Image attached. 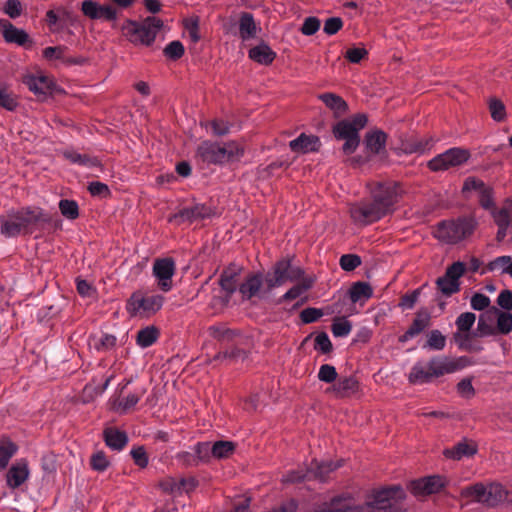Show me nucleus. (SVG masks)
<instances>
[{
    "label": "nucleus",
    "instance_id": "nucleus-1",
    "mask_svg": "<svg viewBox=\"0 0 512 512\" xmlns=\"http://www.w3.org/2000/svg\"><path fill=\"white\" fill-rule=\"evenodd\" d=\"M406 493L401 485L374 490L364 504L354 505L349 496L339 495L319 504L311 512H405Z\"/></svg>",
    "mask_w": 512,
    "mask_h": 512
},
{
    "label": "nucleus",
    "instance_id": "nucleus-2",
    "mask_svg": "<svg viewBox=\"0 0 512 512\" xmlns=\"http://www.w3.org/2000/svg\"><path fill=\"white\" fill-rule=\"evenodd\" d=\"M398 196V185L396 183H377L371 191L370 200H363L350 205V217L355 224L361 226L377 222L394 211Z\"/></svg>",
    "mask_w": 512,
    "mask_h": 512
},
{
    "label": "nucleus",
    "instance_id": "nucleus-3",
    "mask_svg": "<svg viewBox=\"0 0 512 512\" xmlns=\"http://www.w3.org/2000/svg\"><path fill=\"white\" fill-rule=\"evenodd\" d=\"M52 216L41 207L26 206L11 209L6 215H0V233L5 238L31 235L44 224L52 223Z\"/></svg>",
    "mask_w": 512,
    "mask_h": 512
},
{
    "label": "nucleus",
    "instance_id": "nucleus-4",
    "mask_svg": "<svg viewBox=\"0 0 512 512\" xmlns=\"http://www.w3.org/2000/svg\"><path fill=\"white\" fill-rule=\"evenodd\" d=\"M476 227L477 222L473 217L462 216L457 219L440 221L433 234L440 242L454 245L470 237Z\"/></svg>",
    "mask_w": 512,
    "mask_h": 512
},
{
    "label": "nucleus",
    "instance_id": "nucleus-5",
    "mask_svg": "<svg viewBox=\"0 0 512 512\" xmlns=\"http://www.w3.org/2000/svg\"><path fill=\"white\" fill-rule=\"evenodd\" d=\"M163 27V21L155 16H148L141 21L127 19L123 31L128 40L135 45L151 46Z\"/></svg>",
    "mask_w": 512,
    "mask_h": 512
},
{
    "label": "nucleus",
    "instance_id": "nucleus-6",
    "mask_svg": "<svg viewBox=\"0 0 512 512\" xmlns=\"http://www.w3.org/2000/svg\"><path fill=\"white\" fill-rule=\"evenodd\" d=\"M507 492L499 483H476L462 489L463 498H472L473 501L487 507H495L506 498Z\"/></svg>",
    "mask_w": 512,
    "mask_h": 512
},
{
    "label": "nucleus",
    "instance_id": "nucleus-7",
    "mask_svg": "<svg viewBox=\"0 0 512 512\" xmlns=\"http://www.w3.org/2000/svg\"><path fill=\"white\" fill-rule=\"evenodd\" d=\"M304 274V269L294 266L290 258H282L273 265L272 272L266 274L265 282L268 290H272L286 282L299 281Z\"/></svg>",
    "mask_w": 512,
    "mask_h": 512
},
{
    "label": "nucleus",
    "instance_id": "nucleus-8",
    "mask_svg": "<svg viewBox=\"0 0 512 512\" xmlns=\"http://www.w3.org/2000/svg\"><path fill=\"white\" fill-rule=\"evenodd\" d=\"M163 303L162 295H146L142 291H135L126 302V311L131 317H150L162 308Z\"/></svg>",
    "mask_w": 512,
    "mask_h": 512
},
{
    "label": "nucleus",
    "instance_id": "nucleus-9",
    "mask_svg": "<svg viewBox=\"0 0 512 512\" xmlns=\"http://www.w3.org/2000/svg\"><path fill=\"white\" fill-rule=\"evenodd\" d=\"M469 158V150L460 147H453L433 157L428 161L427 166L433 172L446 171L450 168L463 165L469 160Z\"/></svg>",
    "mask_w": 512,
    "mask_h": 512
},
{
    "label": "nucleus",
    "instance_id": "nucleus-10",
    "mask_svg": "<svg viewBox=\"0 0 512 512\" xmlns=\"http://www.w3.org/2000/svg\"><path fill=\"white\" fill-rule=\"evenodd\" d=\"M441 367L439 356H433L427 364L417 361L409 372L408 381L413 385L430 383L434 378L444 375L438 373L443 370Z\"/></svg>",
    "mask_w": 512,
    "mask_h": 512
},
{
    "label": "nucleus",
    "instance_id": "nucleus-11",
    "mask_svg": "<svg viewBox=\"0 0 512 512\" xmlns=\"http://www.w3.org/2000/svg\"><path fill=\"white\" fill-rule=\"evenodd\" d=\"M466 266L461 261H456L447 267L443 276L437 278V289L446 297L460 291L459 279L464 275Z\"/></svg>",
    "mask_w": 512,
    "mask_h": 512
},
{
    "label": "nucleus",
    "instance_id": "nucleus-12",
    "mask_svg": "<svg viewBox=\"0 0 512 512\" xmlns=\"http://www.w3.org/2000/svg\"><path fill=\"white\" fill-rule=\"evenodd\" d=\"M333 135L337 140H344L342 151L350 155L356 151L360 144V135L349 120L344 119L333 126Z\"/></svg>",
    "mask_w": 512,
    "mask_h": 512
},
{
    "label": "nucleus",
    "instance_id": "nucleus-13",
    "mask_svg": "<svg viewBox=\"0 0 512 512\" xmlns=\"http://www.w3.org/2000/svg\"><path fill=\"white\" fill-rule=\"evenodd\" d=\"M399 141L400 145L394 148L397 155L424 154L430 151L434 145L432 137L419 138L414 135H401Z\"/></svg>",
    "mask_w": 512,
    "mask_h": 512
},
{
    "label": "nucleus",
    "instance_id": "nucleus-14",
    "mask_svg": "<svg viewBox=\"0 0 512 512\" xmlns=\"http://www.w3.org/2000/svg\"><path fill=\"white\" fill-rule=\"evenodd\" d=\"M175 261L171 257L158 258L153 264V275L158 280V287L163 292H169L172 285V277L175 274Z\"/></svg>",
    "mask_w": 512,
    "mask_h": 512
},
{
    "label": "nucleus",
    "instance_id": "nucleus-15",
    "mask_svg": "<svg viewBox=\"0 0 512 512\" xmlns=\"http://www.w3.org/2000/svg\"><path fill=\"white\" fill-rule=\"evenodd\" d=\"M215 215V209L206 204H195L190 207H184L169 218V221L194 222L196 220L209 219Z\"/></svg>",
    "mask_w": 512,
    "mask_h": 512
},
{
    "label": "nucleus",
    "instance_id": "nucleus-16",
    "mask_svg": "<svg viewBox=\"0 0 512 512\" xmlns=\"http://www.w3.org/2000/svg\"><path fill=\"white\" fill-rule=\"evenodd\" d=\"M445 486L444 479L439 475H432L413 480L408 489L415 496H427L441 491Z\"/></svg>",
    "mask_w": 512,
    "mask_h": 512
},
{
    "label": "nucleus",
    "instance_id": "nucleus-17",
    "mask_svg": "<svg viewBox=\"0 0 512 512\" xmlns=\"http://www.w3.org/2000/svg\"><path fill=\"white\" fill-rule=\"evenodd\" d=\"M82 13L92 20L114 21L117 10L111 5H100L94 0H84L81 4Z\"/></svg>",
    "mask_w": 512,
    "mask_h": 512
},
{
    "label": "nucleus",
    "instance_id": "nucleus-18",
    "mask_svg": "<svg viewBox=\"0 0 512 512\" xmlns=\"http://www.w3.org/2000/svg\"><path fill=\"white\" fill-rule=\"evenodd\" d=\"M225 150L219 143L205 140L197 147V155L208 164H224Z\"/></svg>",
    "mask_w": 512,
    "mask_h": 512
},
{
    "label": "nucleus",
    "instance_id": "nucleus-19",
    "mask_svg": "<svg viewBox=\"0 0 512 512\" xmlns=\"http://www.w3.org/2000/svg\"><path fill=\"white\" fill-rule=\"evenodd\" d=\"M30 475L28 461L24 458L17 460L6 473V484L11 489L19 488Z\"/></svg>",
    "mask_w": 512,
    "mask_h": 512
},
{
    "label": "nucleus",
    "instance_id": "nucleus-20",
    "mask_svg": "<svg viewBox=\"0 0 512 512\" xmlns=\"http://www.w3.org/2000/svg\"><path fill=\"white\" fill-rule=\"evenodd\" d=\"M24 84L37 96L43 98L52 94L54 82L46 76L28 75L24 79Z\"/></svg>",
    "mask_w": 512,
    "mask_h": 512
},
{
    "label": "nucleus",
    "instance_id": "nucleus-21",
    "mask_svg": "<svg viewBox=\"0 0 512 512\" xmlns=\"http://www.w3.org/2000/svg\"><path fill=\"white\" fill-rule=\"evenodd\" d=\"M320 146L321 142L318 136L306 135L305 133H301L289 143V147L293 152L302 154L317 152Z\"/></svg>",
    "mask_w": 512,
    "mask_h": 512
},
{
    "label": "nucleus",
    "instance_id": "nucleus-22",
    "mask_svg": "<svg viewBox=\"0 0 512 512\" xmlns=\"http://www.w3.org/2000/svg\"><path fill=\"white\" fill-rule=\"evenodd\" d=\"M387 138L388 135L383 130L374 129L366 133L363 143L367 151L378 155L385 151Z\"/></svg>",
    "mask_w": 512,
    "mask_h": 512
},
{
    "label": "nucleus",
    "instance_id": "nucleus-23",
    "mask_svg": "<svg viewBox=\"0 0 512 512\" xmlns=\"http://www.w3.org/2000/svg\"><path fill=\"white\" fill-rule=\"evenodd\" d=\"M360 389V383L354 376L342 377L333 384L331 390L338 398H347L356 394Z\"/></svg>",
    "mask_w": 512,
    "mask_h": 512
},
{
    "label": "nucleus",
    "instance_id": "nucleus-24",
    "mask_svg": "<svg viewBox=\"0 0 512 512\" xmlns=\"http://www.w3.org/2000/svg\"><path fill=\"white\" fill-rule=\"evenodd\" d=\"M263 283V276L261 273H252L249 274L245 281L242 282L238 291L242 295L243 300H251L253 297L257 296Z\"/></svg>",
    "mask_w": 512,
    "mask_h": 512
},
{
    "label": "nucleus",
    "instance_id": "nucleus-25",
    "mask_svg": "<svg viewBox=\"0 0 512 512\" xmlns=\"http://www.w3.org/2000/svg\"><path fill=\"white\" fill-rule=\"evenodd\" d=\"M343 465V460L337 462L333 461H318L313 459L309 465V472L312 479L325 481L329 473L335 471Z\"/></svg>",
    "mask_w": 512,
    "mask_h": 512
},
{
    "label": "nucleus",
    "instance_id": "nucleus-26",
    "mask_svg": "<svg viewBox=\"0 0 512 512\" xmlns=\"http://www.w3.org/2000/svg\"><path fill=\"white\" fill-rule=\"evenodd\" d=\"M103 439L105 444L114 451H122L129 441L128 435L125 431H121L114 427L104 429Z\"/></svg>",
    "mask_w": 512,
    "mask_h": 512
},
{
    "label": "nucleus",
    "instance_id": "nucleus-27",
    "mask_svg": "<svg viewBox=\"0 0 512 512\" xmlns=\"http://www.w3.org/2000/svg\"><path fill=\"white\" fill-rule=\"evenodd\" d=\"M327 108L333 111L335 117H341L348 111L347 102L339 95L331 92L322 93L318 96Z\"/></svg>",
    "mask_w": 512,
    "mask_h": 512
},
{
    "label": "nucleus",
    "instance_id": "nucleus-28",
    "mask_svg": "<svg viewBox=\"0 0 512 512\" xmlns=\"http://www.w3.org/2000/svg\"><path fill=\"white\" fill-rule=\"evenodd\" d=\"M441 362V368L443 370H439V374H450L457 372L459 370L464 369L465 367L471 366L474 364L471 358L467 356H460L457 358H450L447 356H439Z\"/></svg>",
    "mask_w": 512,
    "mask_h": 512
},
{
    "label": "nucleus",
    "instance_id": "nucleus-29",
    "mask_svg": "<svg viewBox=\"0 0 512 512\" xmlns=\"http://www.w3.org/2000/svg\"><path fill=\"white\" fill-rule=\"evenodd\" d=\"M257 27L254 16L250 12H242L239 18V37L243 41L254 39L257 36Z\"/></svg>",
    "mask_w": 512,
    "mask_h": 512
},
{
    "label": "nucleus",
    "instance_id": "nucleus-30",
    "mask_svg": "<svg viewBox=\"0 0 512 512\" xmlns=\"http://www.w3.org/2000/svg\"><path fill=\"white\" fill-rule=\"evenodd\" d=\"M3 38L7 43H14L19 46H26L27 43L32 44L28 33L23 29L15 27L10 21H6L5 29H3Z\"/></svg>",
    "mask_w": 512,
    "mask_h": 512
},
{
    "label": "nucleus",
    "instance_id": "nucleus-31",
    "mask_svg": "<svg viewBox=\"0 0 512 512\" xmlns=\"http://www.w3.org/2000/svg\"><path fill=\"white\" fill-rule=\"evenodd\" d=\"M249 58L261 65H270L276 58V53L264 42L252 47L248 52Z\"/></svg>",
    "mask_w": 512,
    "mask_h": 512
},
{
    "label": "nucleus",
    "instance_id": "nucleus-32",
    "mask_svg": "<svg viewBox=\"0 0 512 512\" xmlns=\"http://www.w3.org/2000/svg\"><path fill=\"white\" fill-rule=\"evenodd\" d=\"M477 452L475 445L469 444L468 442L461 441L455 444L452 448L445 449L444 455L447 458L460 460L463 457L473 456Z\"/></svg>",
    "mask_w": 512,
    "mask_h": 512
},
{
    "label": "nucleus",
    "instance_id": "nucleus-33",
    "mask_svg": "<svg viewBox=\"0 0 512 512\" xmlns=\"http://www.w3.org/2000/svg\"><path fill=\"white\" fill-rule=\"evenodd\" d=\"M18 445L8 437L0 438V471L7 468L10 459L17 453Z\"/></svg>",
    "mask_w": 512,
    "mask_h": 512
},
{
    "label": "nucleus",
    "instance_id": "nucleus-34",
    "mask_svg": "<svg viewBox=\"0 0 512 512\" xmlns=\"http://www.w3.org/2000/svg\"><path fill=\"white\" fill-rule=\"evenodd\" d=\"M431 325V313L427 308L419 309L415 318L412 321V324L408 328L409 331L416 337L420 333H422L426 328Z\"/></svg>",
    "mask_w": 512,
    "mask_h": 512
},
{
    "label": "nucleus",
    "instance_id": "nucleus-35",
    "mask_svg": "<svg viewBox=\"0 0 512 512\" xmlns=\"http://www.w3.org/2000/svg\"><path fill=\"white\" fill-rule=\"evenodd\" d=\"M349 298L352 303H357L361 300H368L373 295V289L369 283L366 282H355L349 289Z\"/></svg>",
    "mask_w": 512,
    "mask_h": 512
},
{
    "label": "nucleus",
    "instance_id": "nucleus-36",
    "mask_svg": "<svg viewBox=\"0 0 512 512\" xmlns=\"http://www.w3.org/2000/svg\"><path fill=\"white\" fill-rule=\"evenodd\" d=\"M159 329L153 325L140 329L137 332L136 343L141 348L152 346L159 338Z\"/></svg>",
    "mask_w": 512,
    "mask_h": 512
},
{
    "label": "nucleus",
    "instance_id": "nucleus-37",
    "mask_svg": "<svg viewBox=\"0 0 512 512\" xmlns=\"http://www.w3.org/2000/svg\"><path fill=\"white\" fill-rule=\"evenodd\" d=\"M210 336L222 342H231L240 335L239 330H234L225 325H214L209 327Z\"/></svg>",
    "mask_w": 512,
    "mask_h": 512
},
{
    "label": "nucleus",
    "instance_id": "nucleus-38",
    "mask_svg": "<svg viewBox=\"0 0 512 512\" xmlns=\"http://www.w3.org/2000/svg\"><path fill=\"white\" fill-rule=\"evenodd\" d=\"M472 335L471 333H453V341L457 344L458 348L462 351L467 352H480L483 350L481 345L474 344L471 341Z\"/></svg>",
    "mask_w": 512,
    "mask_h": 512
},
{
    "label": "nucleus",
    "instance_id": "nucleus-39",
    "mask_svg": "<svg viewBox=\"0 0 512 512\" xmlns=\"http://www.w3.org/2000/svg\"><path fill=\"white\" fill-rule=\"evenodd\" d=\"M446 346V337L438 329L431 330L427 335V340L423 348L431 351H441Z\"/></svg>",
    "mask_w": 512,
    "mask_h": 512
},
{
    "label": "nucleus",
    "instance_id": "nucleus-40",
    "mask_svg": "<svg viewBox=\"0 0 512 512\" xmlns=\"http://www.w3.org/2000/svg\"><path fill=\"white\" fill-rule=\"evenodd\" d=\"M63 156L69 162L80 166L93 167L98 163L96 158H92L87 154H80L75 150H65L63 151Z\"/></svg>",
    "mask_w": 512,
    "mask_h": 512
},
{
    "label": "nucleus",
    "instance_id": "nucleus-41",
    "mask_svg": "<svg viewBox=\"0 0 512 512\" xmlns=\"http://www.w3.org/2000/svg\"><path fill=\"white\" fill-rule=\"evenodd\" d=\"M306 480H312L311 473L309 472V466L304 468H298L290 470L282 476V482L287 484H297Z\"/></svg>",
    "mask_w": 512,
    "mask_h": 512
},
{
    "label": "nucleus",
    "instance_id": "nucleus-42",
    "mask_svg": "<svg viewBox=\"0 0 512 512\" xmlns=\"http://www.w3.org/2000/svg\"><path fill=\"white\" fill-rule=\"evenodd\" d=\"M235 450V444L232 441H216L212 444V457L217 459L228 458Z\"/></svg>",
    "mask_w": 512,
    "mask_h": 512
},
{
    "label": "nucleus",
    "instance_id": "nucleus-43",
    "mask_svg": "<svg viewBox=\"0 0 512 512\" xmlns=\"http://www.w3.org/2000/svg\"><path fill=\"white\" fill-rule=\"evenodd\" d=\"M488 109L494 121L502 122L506 119V107L500 99L491 97L488 100Z\"/></svg>",
    "mask_w": 512,
    "mask_h": 512
},
{
    "label": "nucleus",
    "instance_id": "nucleus-44",
    "mask_svg": "<svg viewBox=\"0 0 512 512\" xmlns=\"http://www.w3.org/2000/svg\"><path fill=\"white\" fill-rule=\"evenodd\" d=\"M146 389L142 388L134 393H130L125 398L119 401L117 410L124 414L128 410L132 409L136 406V404L140 401L141 397L145 394Z\"/></svg>",
    "mask_w": 512,
    "mask_h": 512
},
{
    "label": "nucleus",
    "instance_id": "nucleus-45",
    "mask_svg": "<svg viewBox=\"0 0 512 512\" xmlns=\"http://www.w3.org/2000/svg\"><path fill=\"white\" fill-rule=\"evenodd\" d=\"M248 357V352L237 346H233L225 351H220L215 355V360L229 359L232 361L245 360Z\"/></svg>",
    "mask_w": 512,
    "mask_h": 512
},
{
    "label": "nucleus",
    "instance_id": "nucleus-46",
    "mask_svg": "<svg viewBox=\"0 0 512 512\" xmlns=\"http://www.w3.org/2000/svg\"><path fill=\"white\" fill-rule=\"evenodd\" d=\"M222 148L225 150L224 163L239 160L244 155V149L235 141L225 143Z\"/></svg>",
    "mask_w": 512,
    "mask_h": 512
},
{
    "label": "nucleus",
    "instance_id": "nucleus-47",
    "mask_svg": "<svg viewBox=\"0 0 512 512\" xmlns=\"http://www.w3.org/2000/svg\"><path fill=\"white\" fill-rule=\"evenodd\" d=\"M475 320L476 315L472 312H465L460 314L455 321V325L457 327L456 332L470 333V329L472 328Z\"/></svg>",
    "mask_w": 512,
    "mask_h": 512
},
{
    "label": "nucleus",
    "instance_id": "nucleus-48",
    "mask_svg": "<svg viewBox=\"0 0 512 512\" xmlns=\"http://www.w3.org/2000/svg\"><path fill=\"white\" fill-rule=\"evenodd\" d=\"M185 53V48L179 40L171 41L166 45L163 54L166 58L176 61L180 59Z\"/></svg>",
    "mask_w": 512,
    "mask_h": 512
},
{
    "label": "nucleus",
    "instance_id": "nucleus-49",
    "mask_svg": "<svg viewBox=\"0 0 512 512\" xmlns=\"http://www.w3.org/2000/svg\"><path fill=\"white\" fill-rule=\"evenodd\" d=\"M61 214L67 219L74 220L79 216V207L76 201L62 199L59 202Z\"/></svg>",
    "mask_w": 512,
    "mask_h": 512
},
{
    "label": "nucleus",
    "instance_id": "nucleus-50",
    "mask_svg": "<svg viewBox=\"0 0 512 512\" xmlns=\"http://www.w3.org/2000/svg\"><path fill=\"white\" fill-rule=\"evenodd\" d=\"M90 466L94 471L104 472L110 466V461L107 459L104 451H96L90 457Z\"/></svg>",
    "mask_w": 512,
    "mask_h": 512
},
{
    "label": "nucleus",
    "instance_id": "nucleus-51",
    "mask_svg": "<svg viewBox=\"0 0 512 512\" xmlns=\"http://www.w3.org/2000/svg\"><path fill=\"white\" fill-rule=\"evenodd\" d=\"M236 276V273H228L227 271H223L220 275L219 285L225 293L234 294L237 290Z\"/></svg>",
    "mask_w": 512,
    "mask_h": 512
},
{
    "label": "nucleus",
    "instance_id": "nucleus-52",
    "mask_svg": "<svg viewBox=\"0 0 512 512\" xmlns=\"http://www.w3.org/2000/svg\"><path fill=\"white\" fill-rule=\"evenodd\" d=\"M193 451L199 464L209 462L212 457V445L209 442H198Z\"/></svg>",
    "mask_w": 512,
    "mask_h": 512
},
{
    "label": "nucleus",
    "instance_id": "nucleus-53",
    "mask_svg": "<svg viewBox=\"0 0 512 512\" xmlns=\"http://www.w3.org/2000/svg\"><path fill=\"white\" fill-rule=\"evenodd\" d=\"M498 313L497 317V328H495L501 334H509L512 331V314L509 312H502L496 310Z\"/></svg>",
    "mask_w": 512,
    "mask_h": 512
},
{
    "label": "nucleus",
    "instance_id": "nucleus-54",
    "mask_svg": "<svg viewBox=\"0 0 512 512\" xmlns=\"http://www.w3.org/2000/svg\"><path fill=\"white\" fill-rule=\"evenodd\" d=\"M331 330L335 337H347L352 330V324L346 318H340L332 323Z\"/></svg>",
    "mask_w": 512,
    "mask_h": 512
},
{
    "label": "nucleus",
    "instance_id": "nucleus-55",
    "mask_svg": "<svg viewBox=\"0 0 512 512\" xmlns=\"http://www.w3.org/2000/svg\"><path fill=\"white\" fill-rule=\"evenodd\" d=\"M317 377L319 381L331 384L337 380L338 373L336 368L331 364H323L320 366Z\"/></svg>",
    "mask_w": 512,
    "mask_h": 512
},
{
    "label": "nucleus",
    "instance_id": "nucleus-56",
    "mask_svg": "<svg viewBox=\"0 0 512 512\" xmlns=\"http://www.w3.org/2000/svg\"><path fill=\"white\" fill-rule=\"evenodd\" d=\"M116 343V336L105 333L99 339H95L94 347L98 352H107L113 349Z\"/></svg>",
    "mask_w": 512,
    "mask_h": 512
},
{
    "label": "nucleus",
    "instance_id": "nucleus-57",
    "mask_svg": "<svg viewBox=\"0 0 512 512\" xmlns=\"http://www.w3.org/2000/svg\"><path fill=\"white\" fill-rule=\"evenodd\" d=\"M361 263V257L356 254H344L339 260L340 267L348 272L355 270Z\"/></svg>",
    "mask_w": 512,
    "mask_h": 512
},
{
    "label": "nucleus",
    "instance_id": "nucleus-58",
    "mask_svg": "<svg viewBox=\"0 0 512 512\" xmlns=\"http://www.w3.org/2000/svg\"><path fill=\"white\" fill-rule=\"evenodd\" d=\"M479 204L482 208L486 210L494 209L495 203H494V191L490 186H485L480 192H479Z\"/></svg>",
    "mask_w": 512,
    "mask_h": 512
},
{
    "label": "nucleus",
    "instance_id": "nucleus-59",
    "mask_svg": "<svg viewBox=\"0 0 512 512\" xmlns=\"http://www.w3.org/2000/svg\"><path fill=\"white\" fill-rule=\"evenodd\" d=\"M423 287L424 286L414 289L401 296L399 306L402 309H412L418 301Z\"/></svg>",
    "mask_w": 512,
    "mask_h": 512
},
{
    "label": "nucleus",
    "instance_id": "nucleus-60",
    "mask_svg": "<svg viewBox=\"0 0 512 512\" xmlns=\"http://www.w3.org/2000/svg\"><path fill=\"white\" fill-rule=\"evenodd\" d=\"M314 349L320 351L323 354H328L332 351L333 345L326 332H320L315 337Z\"/></svg>",
    "mask_w": 512,
    "mask_h": 512
},
{
    "label": "nucleus",
    "instance_id": "nucleus-61",
    "mask_svg": "<svg viewBox=\"0 0 512 512\" xmlns=\"http://www.w3.org/2000/svg\"><path fill=\"white\" fill-rule=\"evenodd\" d=\"M324 315L322 309L308 307L300 312V319L304 324H310L318 321Z\"/></svg>",
    "mask_w": 512,
    "mask_h": 512
},
{
    "label": "nucleus",
    "instance_id": "nucleus-62",
    "mask_svg": "<svg viewBox=\"0 0 512 512\" xmlns=\"http://www.w3.org/2000/svg\"><path fill=\"white\" fill-rule=\"evenodd\" d=\"M130 455L135 465L139 466L140 468L147 467L149 458L144 446L133 447L130 451Z\"/></svg>",
    "mask_w": 512,
    "mask_h": 512
},
{
    "label": "nucleus",
    "instance_id": "nucleus-63",
    "mask_svg": "<svg viewBox=\"0 0 512 512\" xmlns=\"http://www.w3.org/2000/svg\"><path fill=\"white\" fill-rule=\"evenodd\" d=\"M493 219L498 227H509L512 223L511 215L508 209L502 208L492 210Z\"/></svg>",
    "mask_w": 512,
    "mask_h": 512
},
{
    "label": "nucleus",
    "instance_id": "nucleus-64",
    "mask_svg": "<svg viewBox=\"0 0 512 512\" xmlns=\"http://www.w3.org/2000/svg\"><path fill=\"white\" fill-rule=\"evenodd\" d=\"M319 28L320 20L317 17L310 16L304 20L300 31L306 36H311L314 35L319 30Z\"/></svg>",
    "mask_w": 512,
    "mask_h": 512
}]
</instances>
